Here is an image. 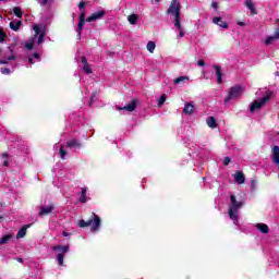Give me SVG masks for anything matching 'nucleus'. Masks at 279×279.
Here are the masks:
<instances>
[{
	"label": "nucleus",
	"instance_id": "nucleus-1",
	"mask_svg": "<svg viewBox=\"0 0 279 279\" xmlns=\"http://www.w3.org/2000/svg\"><path fill=\"white\" fill-rule=\"evenodd\" d=\"M90 227L92 232H99L101 228V218L97 214L92 213L88 220L81 219L78 220V228H88Z\"/></svg>",
	"mask_w": 279,
	"mask_h": 279
},
{
	"label": "nucleus",
	"instance_id": "nucleus-2",
	"mask_svg": "<svg viewBox=\"0 0 279 279\" xmlns=\"http://www.w3.org/2000/svg\"><path fill=\"white\" fill-rule=\"evenodd\" d=\"M231 204L229 207V217L233 221H236L239 219V208L243 206V202L236 201V196L231 195Z\"/></svg>",
	"mask_w": 279,
	"mask_h": 279
},
{
	"label": "nucleus",
	"instance_id": "nucleus-3",
	"mask_svg": "<svg viewBox=\"0 0 279 279\" xmlns=\"http://www.w3.org/2000/svg\"><path fill=\"white\" fill-rule=\"evenodd\" d=\"M271 97H274V92L267 90L265 96L259 100H254L251 105V112H256V110H260L262 107L265 106L268 101H270Z\"/></svg>",
	"mask_w": 279,
	"mask_h": 279
},
{
	"label": "nucleus",
	"instance_id": "nucleus-4",
	"mask_svg": "<svg viewBox=\"0 0 279 279\" xmlns=\"http://www.w3.org/2000/svg\"><path fill=\"white\" fill-rule=\"evenodd\" d=\"M243 95V87L241 85H235L230 88L228 96L225 98V104L231 101V99H238Z\"/></svg>",
	"mask_w": 279,
	"mask_h": 279
},
{
	"label": "nucleus",
	"instance_id": "nucleus-5",
	"mask_svg": "<svg viewBox=\"0 0 279 279\" xmlns=\"http://www.w3.org/2000/svg\"><path fill=\"white\" fill-rule=\"evenodd\" d=\"M52 250L53 252H59V254L57 255V260L59 265L62 267V265H64V254L69 252V245H56L52 247Z\"/></svg>",
	"mask_w": 279,
	"mask_h": 279
},
{
	"label": "nucleus",
	"instance_id": "nucleus-6",
	"mask_svg": "<svg viewBox=\"0 0 279 279\" xmlns=\"http://www.w3.org/2000/svg\"><path fill=\"white\" fill-rule=\"evenodd\" d=\"M56 210V205L53 203H50L49 205L41 206L39 208L38 217H47Z\"/></svg>",
	"mask_w": 279,
	"mask_h": 279
},
{
	"label": "nucleus",
	"instance_id": "nucleus-7",
	"mask_svg": "<svg viewBox=\"0 0 279 279\" xmlns=\"http://www.w3.org/2000/svg\"><path fill=\"white\" fill-rule=\"evenodd\" d=\"M180 2L178 0H171L170 7L167 10V14H172V16H180Z\"/></svg>",
	"mask_w": 279,
	"mask_h": 279
},
{
	"label": "nucleus",
	"instance_id": "nucleus-8",
	"mask_svg": "<svg viewBox=\"0 0 279 279\" xmlns=\"http://www.w3.org/2000/svg\"><path fill=\"white\" fill-rule=\"evenodd\" d=\"M102 16H106L105 11H98L96 13H93L86 19V23H93V21H99V19H102Z\"/></svg>",
	"mask_w": 279,
	"mask_h": 279
},
{
	"label": "nucleus",
	"instance_id": "nucleus-9",
	"mask_svg": "<svg viewBox=\"0 0 279 279\" xmlns=\"http://www.w3.org/2000/svg\"><path fill=\"white\" fill-rule=\"evenodd\" d=\"M66 147L69 149H82V142H80V140H71L69 142H66Z\"/></svg>",
	"mask_w": 279,
	"mask_h": 279
},
{
	"label": "nucleus",
	"instance_id": "nucleus-10",
	"mask_svg": "<svg viewBox=\"0 0 279 279\" xmlns=\"http://www.w3.org/2000/svg\"><path fill=\"white\" fill-rule=\"evenodd\" d=\"M136 106H138V100L133 99L129 105L120 108V110H128V112H134L136 110Z\"/></svg>",
	"mask_w": 279,
	"mask_h": 279
},
{
	"label": "nucleus",
	"instance_id": "nucleus-11",
	"mask_svg": "<svg viewBox=\"0 0 279 279\" xmlns=\"http://www.w3.org/2000/svg\"><path fill=\"white\" fill-rule=\"evenodd\" d=\"M35 35L28 39V43H32V45H36L38 39V34H40V26L38 24L34 25L33 27Z\"/></svg>",
	"mask_w": 279,
	"mask_h": 279
},
{
	"label": "nucleus",
	"instance_id": "nucleus-12",
	"mask_svg": "<svg viewBox=\"0 0 279 279\" xmlns=\"http://www.w3.org/2000/svg\"><path fill=\"white\" fill-rule=\"evenodd\" d=\"M214 69L216 71V77L218 84H221L223 82V72H221V66L220 65H214Z\"/></svg>",
	"mask_w": 279,
	"mask_h": 279
},
{
	"label": "nucleus",
	"instance_id": "nucleus-13",
	"mask_svg": "<svg viewBox=\"0 0 279 279\" xmlns=\"http://www.w3.org/2000/svg\"><path fill=\"white\" fill-rule=\"evenodd\" d=\"M271 160L275 165H279V146L272 147Z\"/></svg>",
	"mask_w": 279,
	"mask_h": 279
},
{
	"label": "nucleus",
	"instance_id": "nucleus-14",
	"mask_svg": "<svg viewBox=\"0 0 279 279\" xmlns=\"http://www.w3.org/2000/svg\"><path fill=\"white\" fill-rule=\"evenodd\" d=\"M234 180L238 184H245V174H243L241 171H238L234 174Z\"/></svg>",
	"mask_w": 279,
	"mask_h": 279
},
{
	"label": "nucleus",
	"instance_id": "nucleus-15",
	"mask_svg": "<svg viewBox=\"0 0 279 279\" xmlns=\"http://www.w3.org/2000/svg\"><path fill=\"white\" fill-rule=\"evenodd\" d=\"M183 112L184 114H193V112H195V106L191 102H186Z\"/></svg>",
	"mask_w": 279,
	"mask_h": 279
},
{
	"label": "nucleus",
	"instance_id": "nucleus-16",
	"mask_svg": "<svg viewBox=\"0 0 279 279\" xmlns=\"http://www.w3.org/2000/svg\"><path fill=\"white\" fill-rule=\"evenodd\" d=\"M213 23L219 25V27H222L223 29H228V23L221 17H214Z\"/></svg>",
	"mask_w": 279,
	"mask_h": 279
},
{
	"label": "nucleus",
	"instance_id": "nucleus-17",
	"mask_svg": "<svg viewBox=\"0 0 279 279\" xmlns=\"http://www.w3.org/2000/svg\"><path fill=\"white\" fill-rule=\"evenodd\" d=\"M27 228H32V225H25L24 227H22L16 234V239H23V236H25V234H27Z\"/></svg>",
	"mask_w": 279,
	"mask_h": 279
},
{
	"label": "nucleus",
	"instance_id": "nucleus-18",
	"mask_svg": "<svg viewBox=\"0 0 279 279\" xmlns=\"http://www.w3.org/2000/svg\"><path fill=\"white\" fill-rule=\"evenodd\" d=\"M206 123L208 125V128H211V130H215V128H217V118L215 117H208L206 120Z\"/></svg>",
	"mask_w": 279,
	"mask_h": 279
},
{
	"label": "nucleus",
	"instance_id": "nucleus-19",
	"mask_svg": "<svg viewBox=\"0 0 279 279\" xmlns=\"http://www.w3.org/2000/svg\"><path fill=\"white\" fill-rule=\"evenodd\" d=\"M257 230H259V232H262L263 234H269V226H267L266 223H257L256 225Z\"/></svg>",
	"mask_w": 279,
	"mask_h": 279
},
{
	"label": "nucleus",
	"instance_id": "nucleus-20",
	"mask_svg": "<svg viewBox=\"0 0 279 279\" xmlns=\"http://www.w3.org/2000/svg\"><path fill=\"white\" fill-rule=\"evenodd\" d=\"M21 25H23L22 21H17V22H10L9 27L11 29H13V32H19V29H21Z\"/></svg>",
	"mask_w": 279,
	"mask_h": 279
},
{
	"label": "nucleus",
	"instance_id": "nucleus-21",
	"mask_svg": "<svg viewBox=\"0 0 279 279\" xmlns=\"http://www.w3.org/2000/svg\"><path fill=\"white\" fill-rule=\"evenodd\" d=\"M245 5L247 10L251 11V14H256V7H254V2H252V0H246Z\"/></svg>",
	"mask_w": 279,
	"mask_h": 279
},
{
	"label": "nucleus",
	"instance_id": "nucleus-22",
	"mask_svg": "<svg viewBox=\"0 0 279 279\" xmlns=\"http://www.w3.org/2000/svg\"><path fill=\"white\" fill-rule=\"evenodd\" d=\"M86 187L82 189L81 196L78 198V202H81V204H86V202H88V198H86Z\"/></svg>",
	"mask_w": 279,
	"mask_h": 279
},
{
	"label": "nucleus",
	"instance_id": "nucleus-23",
	"mask_svg": "<svg viewBox=\"0 0 279 279\" xmlns=\"http://www.w3.org/2000/svg\"><path fill=\"white\" fill-rule=\"evenodd\" d=\"M128 21L131 25H136V22L138 21V15L131 14L128 16Z\"/></svg>",
	"mask_w": 279,
	"mask_h": 279
},
{
	"label": "nucleus",
	"instance_id": "nucleus-24",
	"mask_svg": "<svg viewBox=\"0 0 279 279\" xmlns=\"http://www.w3.org/2000/svg\"><path fill=\"white\" fill-rule=\"evenodd\" d=\"M37 45L40 46L43 43H45V32L39 31V34L37 35Z\"/></svg>",
	"mask_w": 279,
	"mask_h": 279
},
{
	"label": "nucleus",
	"instance_id": "nucleus-25",
	"mask_svg": "<svg viewBox=\"0 0 279 279\" xmlns=\"http://www.w3.org/2000/svg\"><path fill=\"white\" fill-rule=\"evenodd\" d=\"M13 14H15L17 19H23V10L20 7L13 8Z\"/></svg>",
	"mask_w": 279,
	"mask_h": 279
},
{
	"label": "nucleus",
	"instance_id": "nucleus-26",
	"mask_svg": "<svg viewBox=\"0 0 279 279\" xmlns=\"http://www.w3.org/2000/svg\"><path fill=\"white\" fill-rule=\"evenodd\" d=\"M84 25H86V20H78V28H77L78 36H82V31L84 29Z\"/></svg>",
	"mask_w": 279,
	"mask_h": 279
},
{
	"label": "nucleus",
	"instance_id": "nucleus-27",
	"mask_svg": "<svg viewBox=\"0 0 279 279\" xmlns=\"http://www.w3.org/2000/svg\"><path fill=\"white\" fill-rule=\"evenodd\" d=\"M155 50H156V43L148 41L147 43V51H149V53H154Z\"/></svg>",
	"mask_w": 279,
	"mask_h": 279
},
{
	"label": "nucleus",
	"instance_id": "nucleus-28",
	"mask_svg": "<svg viewBox=\"0 0 279 279\" xmlns=\"http://www.w3.org/2000/svg\"><path fill=\"white\" fill-rule=\"evenodd\" d=\"M12 239L10 234H7L2 238H0V245H5V243H9V241Z\"/></svg>",
	"mask_w": 279,
	"mask_h": 279
},
{
	"label": "nucleus",
	"instance_id": "nucleus-29",
	"mask_svg": "<svg viewBox=\"0 0 279 279\" xmlns=\"http://www.w3.org/2000/svg\"><path fill=\"white\" fill-rule=\"evenodd\" d=\"M174 27H177V29H182V24L180 23V15L174 16Z\"/></svg>",
	"mask_w": 279,
	"mask_h": 279
},
{
	"label": "nucleus",
	"instance_id": "nucleus-30",
	"mask_svg": "<svg viewBox=\"0 0 279 279\" xmlns=\"http://www.w3.org/2000/svg\"><path fill=\"white\" fill-rule=\"evenodd\" d=\"M5 38H8V35L3 31L2 27H0V43H5Z\"/></svg>",
	"mask_w": 279,
	"mask_h": 279
},
{
	"label": "nucleus",
	"instance_id": "nucleus-31",
	"mask_svg": "<svg viewBox=\"0 0 279 279\" xmlns=\"http://www.w3.org/2000/svg\"><path fill=\"white\" fill-rule=\"evenodd\" d=\"M275 40H278V38L276 37V35L274 36H268L265 40V45H271V43H274Z\"/></svg>",
	"mask_w": 279,
	"mask_h": 279
},
{
	"label": "nucleus",
	"instance_id": "nucleus-32",
	"mask_svg": "<svg viewBox=\"0 0 279 279\" xmlns=\"http://www.w3.org/2000/svg\"><path fill=\"white\" fill-rule=\"evenodd\" d=\"M83 71L84 73H86L87 75H90V73H93V69H90V64H85L83 65Z\"/></svg>",
	"mask_w": 279,
	"mask_h": 279
},
{
	"label": "nucleus",
	"instance_id": "nucleus-33",
	"mask_svg": "<svg viewBox=\"0 0 279 279\" xmlns=\"http://www.w3.org/2000/svg\"><path fill=\"white\" fill-rule=\"evenodd\" d=\"M181 82H189V76H180L174 80V84H181Z\"/></svg>",
	"mask_w": 279,
	"mask_h": 279
},
{
	"label": "nucleus",
	"instance_id": "nucleus-34",
	"mask_svg": "<svg viewBox=\"0 0 279 279\" xmlns=\"http://www.w3.org/2000/svg\"><path fill=\"white\" fill-rule=\"evenodd\" d=\"M59 154H60L61 160H64L66 158V150H64V146L60 147Z\"/></svg>",
	"mask_w": 279,
	"mask_h": 279
},
{
	"label": "nucleus",
	"instance_id": "nucleus-35",
	"mask_svg": "<svg viewBox=\"0 0 279 279\" xmlns=\"http://www.w3.org/2000/svg\"><path fill=\"white\" fill-rule=\"evenodd\" d=\"M165 101H167V95L163 94L160 96V98L158 99V106H163Z\"/></svg>",
	"mask_w": 279,
	"mask_h": 279
},
{
	"label": "nucleus",
	"instance_id": "nucleus-36",
	"mask_svg": "<svg viewBox=\"0 0 279 279\" xmlns=\"http://www.w3.org/2000/svg\"><path fill=\"white\" fill-rule=\"evenodd\" d=\"M2 158H4L3 166L10 167V161L8 160V153L2 154Z\"/></svg>",
	"mask_w": 279,
	"mask_h": 279
},
{
	"label": "nucleus",
	"instance_id": "nucleus-37",
	"mask_svg": "<svg viewBox=\"0 0 279 279\" xmlns=\"http://www.w3.org/2000/svg\"><path fill=\"white\" fill-rule=\"evenodd\" d=\"M11 71L9 68H1V74L2 75H10Z\"/></svg>",
	"mask_w": 279,
	"mask_h": 279
},
{
	"label": "nucleus",
	"instance_id": "nucleus-38",
	"mask_svg": "<svg viewBox=\"0 0 279 279\" xmlns=\"http://www.w3.org/2000/svg\"><path fill=\"white\" fill-rule=\"evenodd\" d=\"M230 162H232V159L229 156L225 157V159H223L225 167H228V165H230Z\"/></svg>",
	"mask_w": 279,
	"mask_h": 279
},
{
	"label": "nucleus",
	"instance_id": "nucleus-39",
	"mask_svg": "<svg viewBox=\"0 0 279 279\" xmlns=\"http://www.w3.org/2000/svg\"><path fill=\"white\" fill-rule=\"evenodd\" d=\"M78 21H86V12L82 11L80 16H78Z\"/></svg>",
	"mask_w": 279,
	"mask_h": 279
},
{
	"label": "nucleus",
	"instance_id": "nucleus-40",
	"mask_svg": "<svg viewBox=\"0 0 279 279\" xmlns=\"http://www.w3.org/2000/svg\"><path fill=\"white\" fill-rule=\"evenodd\" d=\"M25 47H26V49H27L28 51H32V49H34V44H32L31 41H27V43L25 44Z\"/></svg>",
	"mask_w": 279,
	"mask_h": 279
},
{
	"label": "nucleus",
	"instance_id": "nucleus-41",
	"mask_svg": "<svg viewBox=\"0 0 279 279\" xmlns=\"http://www.w3.org/2000/svg\"><path fill=\"white\" fill-rule=\"evenodd\" d=\"M81 62H82L83 66H85L86 64H88V59H86V57H82Z\"/></svg>",
	"mask_w": 279,
	"mask_h": 279
},
{
	"label": "nucleus",
	"instance_id": "nucleus-42",
	"mask_svg": "<svg viewBox=\"0 0 279 279\" xmlns=\"http://www.w3.org/2000/svg\"><path fill=\"white\" fill-rule=\"evenodd\" d=\"M197 64L198 66H206V62L204 61V59H199Z\"/></svg>",
	"mask_w": 279,
	"mask_h": 279
},
{
	"label": "nucleus",
	"instance_id": "nucleus-43",
	"mask_svg": "<svg viewBox=\"0 0 279 279\" xmlns=\"http://www.w3.org/2000/svg\"><path fill=\"white\" fill-rule=\"evenodd\" d=\"M78 8H80V10H84V8H86V2H84V1L80 2Z\"/></svg>",
	"mask_w": 279,
	"mask_h": 279
},
{
	"label": "nucleus",
	"instance_id": "nucleus-44",
	"mask_svg": "<svg viewBox=\"0 0 279 279\" xmlns=\"http://www.w3.org/2000/svg\"><path fill=\"white\" fill-rule=\"evenodd\" d=\"M179 36L180 38L184 37V28H179Z\"/></svg>",
	"mask_w": 279,
	"mask_h": 279
},
{
	"label": "nucleus",
	"instance_id": "nucleus-45",
	"mask_svg": "<svg viewBox=\"0 0 279 279\" xmlns=\"http://www.w3.org/2000/svg\"><path fill=\"white\" fill-rule=\"evenodd\" d=\"M211 8H214V10H217V8H219V4L217 2H211Z\"/></svg>",
	"mask_w": 279,
	"mask_h": 279
},
{
	"label": "nucleus",
	"instance_id": "nucleus-46",
	"mask_svg": "<svg viewBox=\"0 0 279 279\" xmlns=\"http://www.w3.org/2000/svg\"><path fill=\"white\" fill-rule=\"evenodd\" d=\"M275 36H276L277 40H279V28H277V29L275 31Z\"/></svg>",
	"mask_w": 279,
	"mask_h": 279
},
{
	"label": "nucleus",
	"instance_id": "nucleus-47",
	"mask_svg": "<svg viewBox=\"0 0 279 279\" xmlns=\"http://www.w3.org/2000/svg\"><path fill=\"white\" fill-rule=\"evenodd\" d=\"M33 58H35L36 60H38L40 58V54H38V52L33 53Z\"/></svg>",
	"mask_w": 279,
	"mask_h": 279
},
{
	"label": "nucleus",
	"instance_id": "nucleus-48",
	"mask_svg": "<svg viewBox=\"0 0 279 279\" xmlns=\"http://www.w3.org/2000/svg\"><path fill=\"white\" fill-rule=\"evenodd\" d=\"M7 60H16V57L14 54H11Z\"/></svg>",
	"mask_w": 279,
	"mask_h": 279
},
{
	"label": "nucleus",
	"instance_id": "nucleus-49",
	"mask_svg": "<svg viewBox=\"0 0 279 279\" xmlns=\"http://www.w3.org/2000/svg\"><path fill=\"white\" fill-rule=\"evenodd\" d=\"M238 25H240V27H245V22H238Z\"/></svg>",
	"mask_w": 279,
	"mask_h": 279
},
{
	"label": "nucleus",
	"instance_id": "nucleus-50",
	"mask_svg": "<svg viewBox=\"0 0 279 279\" xmlns=\"http://www.w3.org/2000/svg\"><path fill=\"white\" fill-rule=\"evenodd\" d=\"M28 62H29V64H34V58L29 57Z\"/></svg>",
	"mask_w": 279,
	"mask_h": 279
},
{
	"label": "nucleus",
	"instance_id": "nucleus-51",
	"mask_svg": "<svg viewBox=\"0 0 279 279\" xmlns=\"http://www.w3.org/2000/svg\"><path fill=\"white\" fill-rule=\"evenodd\" d=\"M251 186H253V189L256 186V181L252 180L251 181Z\"/></svg>",
	"mask_w": 279,
	"mask_h": 279
},
{
	"label": "nucleus",
	"instance_id": "nucleus-52",
	"mask_svg": "<svg viewBox=\"0 0 279 279\" xmlns=\"http://www.w3.org/2000/svg\"><path fill=\"white\" fill-rule=\"evenodd\" d=\"M0 64H8V60H0Z\"/></svg>",
	"mask_w": 279,
	"mask_h": 279
},
{
	"label": "nucleus",
	"instance_id": "nucleus-53",
	"mask_svg": "<svg viewBox=\"0 0 279 279\" xmlns=\"http://www.w3.org/2000/svg\"><path fill=\"white\" fill-rule=\"evenodd\" d=\"M15 260H17V263H23V258L21 257H16Z\"/></svg>",
	"mask_w": 279,
	"mask_h": 279
},
{
	"label": "nucleus",
	"instance_id": "nucleus-54",
	"mask_svg": "<svg viewBox=\"0 0 279 279\" xmlns=\"http://www.w3.org/2000/svg\"><path fill=\"white\" fill-rule=\"evenodd\" d=\"M63 236H69V233H66V231H63Z\"/></svg>",
	"mask_w": 279,
	"mask_h": 279
},
{
	"label": "nucleus",
	"instance_id": "nucleus-55",
	"mask_svg": "<svg viewBox=\"0 0 279 279\" xmlns=\"http://www.w3.org/2000/svg\"><path fill=\"white\" fill-rule=\"evenodd\" d=\"M94 97H95V94H93V97H90V104H93Z\"/></svg>",
	"mask_w": 279,
	"mask_h": 279
},
{
	"label": "nucleus",
	"instance_id": "nucleus-56",
	"mask_svg": "<svg viewBox=\"0 0 279 279\" xmlns=\"http://www.w3.org/2000/svg\"><path fill=\"white\" fill-rule=\"evenodd\" d=\"M47 1H49V0H44L45 3H47Z\"/></svg>",
	"mask_w": 279,
	"mask_h": 279
},
{
	"label": "nucleus",
	"instance_id": "nucleus-57",
	"mask_svg": "<svg viewBox=\"0 0 279 279\" xmlns=\"http://www.w3.org/2000/svg\"><path fill=\"white\" fill-rule=\"evenodd\" d=\"M0 206H3V203H0Z\"/></svg>",
	"mask_w": 279,
	"mask_h": 279
},
{
	"label": "nucleus",
	"instance_id": "nucleus-58",
	"mask_svg": "<svg viewBox=\"0 0 279 279\" xmlns=\"http://www.w3.org/2000/svg\"><path fill=\"white\" fill-rule=\"evenodd\" d=\"M0 219H3V216H0Z\"/></svg>",
	"mask_w": 279,
	"mask_h": 279
},
{
	"label": "nucleus",
	"instance_id": "nucleus-59",
	"mask_svg": "<svg viewBox=\"0 0 279 279\" xmlns=\"http://www.w3.org/2000/svg\"><path fill=\"white\" fill-rule=\"evenodd\" d=\"M156 1H160V0H156Z\"/></svg>",
	"mask_w": 279,
	"mask_h": 279
}]
</instances>
